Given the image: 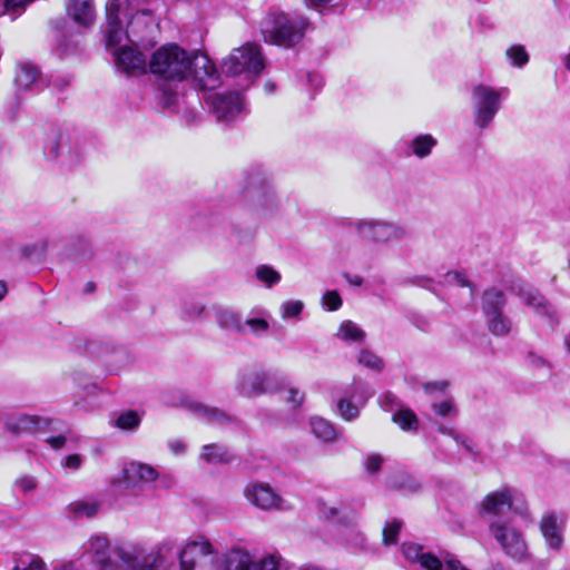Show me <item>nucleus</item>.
<instances>
[{
  "mask_svg": "<svg viewBox=\"0 0 570 570\" xmlns=\"http://www.w3.org/2000/svg\"><path fill=\"white\" fill-rule=\"evenodd\" d=\"M512 493L509 489H501L489 493L482 501L481 512L492 518L491 521H500L499 518L511 510Z\"/></svg>",
  "mask_w": 570,
  "mask_h": 570,
  "instance_id": "obj_19",
  "label": "nucleus"
},
{
  "mask_svg": "<svg viewBox=\"0 0 570 570\" xmlns=\"http://www.w3.org/2000/svg\"><path fill=\"white\" fill-rule=\"evenodd\" d=\"M159 474L155 468L140 462H130L122 469V484L129 490H145Z\"/></svg>",
  "mask_w": 570,
  "mask_h": 570,
  "instance_id": "obj_17",
  "label": "nucleus"
},
{
  "mask_svg": "<svg viewBox=\"0 0 570 570\" xmlns=\"http://www.w3.org/2000/svg\"><path fill=\"white\" fill-rule=\"evenodd\" d=\"M140 417L135 411L121 413L115 421V425L125 431L136 430L140 424Z\"/></svg>",
  "mask_w": 570,
  "mask_h": 570,
  "instance_id": "obj_42",
  "label": "nucleus"
},
{
  "mask_svg": "<svg viewBox=\"0 0 570 570\" xmlns=\"http://www.w3.org/2000/svg\"><path fill=\"white\" fill-rule=\"evenodd\" d=\"M449 435L454 439V441L462 445L468 452L475 454V445L473 441L466 435L459 434L455 431H449Z\"/></svg>",
  "mask_w": 570,
  "mask_h": 570,
  "instance_id": "obj_52",
  "label": "nucleus"
},
{
  "mask_svg": "<svg viewBox=\"0 0 570 570\" xmlns=\"http://www.w3.org/2000/svg\"><path fill=\"white\" fill-rule=\"evenodd\" d=\"M188 406L199 419L208 423L224 425L235 422L232 415L217 407H209L196 402H190Z\"/></svg>",
  "mask_w": 570,
  "mask_h": 570,
  "instance_id": "obj_22",
  "label": "nucleus"
},
{
  "mask_svg": "<svg viewBox=\"0 0 570 570\" xmlns=\"http://www.w3.org/2000/svg\"><path fill=\"white\" fill-rule=\"evenodd\" d=\"M432 410L436 415L441 417L456 416L458 414L455 405L451 399L441 402H434L432 404Z\"/></svg>",
  "mask_w": 570,
  "mask_h": 570,
  "instance_id": "obj_46",
  "label": "nucleus"
},
{
  "mask_svg": "<svg viewBox=\"0 0 570 570\" xmlns=\"http://www.w3.org/2000/svg\"><path fill=\"white\" fill-rule=\"evenodd\" d=\"M148 67L155 76L173 82H180L191 75L196 85L205 91L220 85V75L207 55L188 52L174 43L156 50Z\"/></svg>",
  "mask_w": 570,
  "mask_h": 570,
  "instance_id": "obj_2",
  "label": "nucleus"
},
{
  "mask_svg": "<svg viewBox=\"0 0 570 570\" xmlns=\"http://www.w3.org/2000/svg\"><path fill=\"white\" fill-rule=\"evenodd\" d=\"M79 243L81 246V250L79 253H75L73 257L79 261H85V259L90 258L92 256V248H91V245H90V242L88 240V238L81 236V237H79Z\"/></svg>",
  "mask_w": 570,
  "mask_h": 570,
  "instance_id": "obj_53",
  "label": "nucleus"
},
{
  "mask_svg": "<svg viewBox=\"0 0 570 570\" xmlns=\"http://www.w3.org/2000/svg\"><path fill=\"white\" fill-rule=\"evenodd\" d=\"M137 14H131L129 0H109L106 3L107 28L105 31L108 46H117L127 38L130 41L131 33L135 36V23Z\"/></svg>",
  "mask_w": 570,
  "mask_h": 570,
  "instance_id": "obj_6",
  "label": "nucleus"
},
{
  "mask_svg": "<svg viewBox=\"0 0 570 570\" xmlns=\"http://www.w3.org/2000/svg\"><path fill=\"white\" fill-rule=\"evenodd\" d=\"M304 303L299 299H288L281 304L279 312L281 317L284 321L299 320V316L304 309Z\"/></svg>",
  "mask_w": 570,
  "mask_h": 570,
  "instance_id": "obj_37",
  "label": "nucleus"
},
{
  "mask_svg": "<svg viewBox=\"0 0 570 570\" xmlns=\"http://www.w3.org/2000/svg\"><path fill=\"white\" fill-rule=\"evenodd\" d=\"M529 360H530V363L534 366V367H544V366H549V362L543 358L542 356H539V355H535V354H530L529 355Z\"/></svg>",
  "mask_w": 570,
  "mask_h": 570,
  "instance_id": "obj_61",
  "label": "nucleus"
},
{
  "mask_svg": "<svg viewBox=\"0 0 570 570\" xmlns=\"http://www.w3.org/2000/svg\"><path fill=\"white\" fill-rule=\"evenodd\" d=\"M68 17L78 26L89 28L96 19L94 0H66Z\"/></svg>",
  "mask_w": 570,
  "mask_h": 570,
  "instance_id": "obj_21",
  "label": "nucleus"
},
{
  "mask_svg": "<svg viewBox=\"0 0 570 570\" xmlns=\"http://www.w3.org/2000/svg\"><path fill=\"white\" fill-rule=\"evenodd\" d=\"M38 424V420L33 416L22 415L14 421L7 422V428L13 433L30 432Z\"/></svg>",
  "mask_w": 570,
  "mask_h": 570,
  "instance_id": "obj_40",
  "label": "nucleus"
},
{
  "mask_svg": "<svg viewBox=\"0 0 570 570\" xmlns=\"http://www.w3.org/2000/svg\"><path fill=\"white\" fill-rule=\"evenodd\" d=\"M305 399L304 393H302L298 389L291 387L288 390V395L286 397V402L292 404L294 407H298L303 404Z\"/></svg>",
  "mask_w": 570,
  "mask_h": 570,
  "instance_id": "obj_55",
  "label": "nucleus"
},
{
  "mask_svg": "<svg viewBox=\"0 0 570 570\" xmlns=\"http://www.w3.org/2000/svg\"><path fill=\"white\" fill-rule=\"evenodd\" d=\"M360 236L375 244H391L407 238V228L395 222L380 218H362L350 223Z\"/></svg>",
  "mask_w": 570,
  "mask_h": 570,
  "instance_id": "obj_9",
  "label": "nucleus"
},
{
  "mask_svg": "<svg viewBox=\"0 0 570 570\" xmlns=\"http://www.w3.org/2000/svg\"><path fill=\"white\" fill-rule=\"evenodd\" d=\"M3 10L0 14H9L12 19L21 16L27 7L32 3L35 0H1Z\"/></svg>",
  "mask_w": 570,
  "mask_h": 570,
  "instance_id": "obj_39",
  "label": "nucleus"
},
{
  "mask_svg": "<svg viewBox=\"0 0 570 570\" xmlns=\"http://www.w3.org/2000/svg\"><path fill=\"white\" fill-rule=\"evenodd\" d=\"M445 279L448 283L455 284L460 287H465V286L471 287V284L468 281V278L465 277V275H463L459 272H449L445 275Z\"/></svg>",
  "mask_w": 570,
  "mask_h": 570,
  "instance_id": "obj_54",
  "label": "nucleus"
},
{
  "mask_svg": "<svg viewBox=\"0 0 570 570\" xmlns=\"http://www.w3.org/2000/svg\"><path fill=\"white\" fill-rule=\"evenodd\" d=\"M318 513L327 520H337L343 522L345 519V512L336 505L330 504L324 500L317 501Z\"/></svg>",
  "mask_w": 570,
  "mask_h": 570,
  "instance_id": "obj_41",
  "label": "nucleus"
},
{
  "mask_svg": "<svg viewBox=\"0 0 570 570\" xmlns=\"http://www.w3.org/2000/svg\"><path fill=\"white\" fill-rule=\"evenodd\" d=\"M82 463L79 454H71L66 458L65 466L71 470H78Z\"/></svg>",
  "mask_w": 570,
  "mask_h": 570,
  "instance_id": "obj_59",
  "label": "nucleus"
},
{
  "mask_svg": "<svg viewBox=\"0 0 570 570\" xmlns=\"http://www.w3.org/2000/svg\"><path fill=\"white\" fill-rule=\"evenodd\" d=\"M509 94L507 87L498 88L485 83L471 88L473 122L480 131L490 128Z\"/></svg>",
  "mask_w": 570,
  "mask_h": 570,
  "instance_id": "obj_5",
  "label": "nucleus"
},
{
  "mask_svg": "<svg viewBox=\"0 0 570 570\" xmlns=\"http://www.w3.org/2000/svg\"><path fill=\"white\" fill-rule=\"evenodd\" d=\"M392 420L403 431H416L419 428V420H417L415 413L410 409L397 410L393 414Z\"/></svg>",
  "mask_w": 570,
  "mask_h": 570,
  "instance_id": "obj_35",
  "label": "nucleus"
},
{
  "mask_svg": "<svg viewBox=\"0 0 570 570\" xmlns=\"http://www.w3.org/2000/svg\"><path fill=\"white\" fill-rule=\"evenodd\" d=\"M244 495L247 501L261 510H287L289 505L275 492L267 483L254 482L244 489Z\"/></svg>",
  "mask_w": 570,
  "mask_h": 570,
  "instance_id": "obj_15",
  "label": "nucleus"
},
{
  "mask_svg": "<svg viewBox=\"0 0 570 570\" xmlns=\"http://www.w3.org/2000/svg\"><path fill=\"white\" fill-rule=\"evenodd\" d=\"M46 442L52 448V449H61L66 444V436L62 434L50 436L46 439Z\"/></svg>",
  "mask_w": 570,
  "mask_h": 570,
  "instance_id": "obj_60",
  "label": "nucleus"
},
{
  "mask_svg": "<svg viewBox=\"0 0 570 570\" xmlns=\"http://www.w3.org/2000/svg\"><path fill=\"white\" fill-rule=\"evenodd\" d=\"M267 316L268 312L265 309H253L249 316L244 321V331L248 327L254 335H263L267 333L269 330Z\"/></svg>",
  "mask_w": 570,
  "mask_h": 570,
  "instance_id": "obj_28",
  "label": "nucleus"
},
{
  "mask_svg": "<svg viewBox=\"0 0 570 570\" xmlns=\"http://www.w3.org/2000/svg\"><path fill=\"white\" fill-rule=\"evenodd\" d=\"M384 458L381 454L371 453L363 460V466L368 474H375L381 470Z\"/></svg>",
  "mask_w": 570,
  "mask_h": 570,
  "instance_id": "obj_48",
  "label": "nucleus"
},
{
  "mask_svg": "<svg viewBox=\"0 0 570 570\" xmlns=\"http://www.w3.org/2000/svg\"><path fill=\"white\" fill-rule=\"evenodd\" d=\"M180 570H287V562L278 553L256 558L248 550L233 547L218 553L205 538L188 541L178 551ZM299 570H320L306 566Z\"/></svg>",
  "mask_w": 570,
  "mask_h": 570,
  "instance_id": "obj_1",
  "label": "nucleus"
},
{
  "mask_svg": "<svg viewBox=\"0 0 570 570\" xmlns=\"http://www.w3.org/2000/svg\"><path fill=\"white\" fill-rule=\"evenodd\" d=\"M264 68L265 60L261 47L250 42L234 49L222 63V70L226 76L245 75L247 80L259 76Z\"/></svg>",
  "mask_w": 570,
  "mask_h": 570,
  "instance_id": "obj_7",
  "label": "nucleus"
},
{
  "mask_svg": "<svg viewBox=\"0 0 570 570\" xmlns=\"http://www.w3.org/2000/svg\"><path fill=\"white\" fill-rule=\"evenodd\" d=\"M43 156L48 161L58 163L65 167H71L81 159V153L78 149H72L69 139L58 131L47 135Z\"/></svg>",
  "mask_w": 570,
  "mask_h": 570,
  "instance_id": "obj_14",
  "label": "nucleus"
},
{
  "mask_svg": "<svg viewBox=\"0 0 570 570\" xmlns=\"http://www.w3.org/2000/svg\"><path fill=\"white\" fill-rule=\"evenodd\" d=\"M159 99L166 107L170 108L177 104L178 94L176 83H167L159 86Z\"/></svg>",
  "mask_w": 570,
  "mask_h": 570,
  "instance_id": "obj_45",
  "label": "nucleus"
},
{
  "mask_svg": "<svg viewBox=\"0 0 570 570\" xmlns=\"http://www.w3.org/2000/svg\"><path fill=\"white\" fill-rule=\"evenodd\" d=\"M235 387L242 396L256 397L276 392L278 382L274 374L263 370H249L238 374Z\"/></svg>",
  "mask_w": 570,
  "mask_h": 570,
  "instance_id": "obj_11",
  "label": "nucleus"
},
{
  "mask_svg": "<svg viewBox=\"0 0 570 570\" xmlns=\"http://www.w3.org/2000/svg\"><path fill=\"white\" fill-rule=\"evenodd\" d=\"M200 459L208 463H229L234 459L233 454L224 446L217 444H207L203 446Z\"/></svg>",
  "mask_w": 570,
  "mask_h": 570,
  "instance_id": "obj_29",
  "label": "nucleus"
},
{
  "mask_svg": "<svg viewBox=\"0 0 570 570\" xmlns=\"http://www.w3.org/2000/svg\"><path fill=\"white\" fill-rule=\"evenodd\" d=\"M174 552L175 542L166 540L149 552L142 546L128 544L119 553L127 570H157L158 566Z\"/></svg>",
  "mask_w": 570,
  "mask_h": 570,
  "instance_id": "obj_8",
  "label": "nucleus"
},
{
  "mask_svg": "<svg viewBox=\"0 0 570 570\" xmlns=\"http://www.w3.org/2000/svg\"><path fill=\"white\" fill-rule=\"evenodd\" d=\"M255 278L262 283L266 288H272L275 285H277L281 279L282 275L278 271H276L274 267L269 265H258L255 268Z\"/></svg>",
  "mask_w": 570,
  "mask_h": 570,
  "instance_id": "obj_34",
  "label": "nucleus"
},
{
  "mask_svg": "<svg viewBox=\"0 0 570 570\" xmlns=\"http://www.w3.org/2000/svg\"><path fill=\"white\" fill-rule=\"evenodd\" d=\"M134 41L124 38L117 46H107V49L111 51L115 57L116 66L126 72H145L146 70V57L138 50V43L141 38L137 31L135 36L131 33Z\"/></svg>",
  "mask_w": 570,
  "mask_h": 570,
  "instance_id": "obj_12",
  "label": "nucleus"
},
{
  "mask_svg": "<svg viewBox=\"0 0 570 570\" xmlns=\"http://www.w3.org/2000/svg\"><path fill=\"white\" fill-rule=\"evenodd\" d=\"M216 320L219 327L225 331L239 334L244 333V321L237 312L220 309L216 314Z\"/></svg>",
  "mask_w": 570,
  "mask_h": 570,
  "instance_id": "obj_27",
  "label": "nucleus"
},
{
  "mask_svg": "<svg viewBox=\"0 0 570 570\" xmlns=\"http://www.w3.org/2000/svg\"><path fill=\"white\" fill-rule=\"evenodd\" d=\"M337 337L347 343H361L365 340V332L354 322L347 320L341 323Z\"/></svg>",
  "mask_w": 570,
  "mask_h": 570,
  "instance_id": "obj_30",
  "label": "nucleus"
},
{
  "mask_svg": "<svg viewBox=\"0 0 570 570\" xmlns=\"http://www.w3.org/2000/svg\"><path fill=\"white\" fill-rule=\"evenodd\" d=\"M489 331L495 336H505L512 330L511 320L502 313L485 316Z\"/></svg>",
  "mask_w": 570,
  "mask_h": 570,
  "instance_id": "obj_31",
  "label": "nucleus"
},
{
  "mask_svg": "<svg viewBox=\"0 0 570 570\" xmlns=\"http://www.w3.org/2000/svg\"><path fill=\"white\" fill-rule=\"evenodd\" d=\"M342 303L337 291H326L322 296V305L328 311H337L342 306Z\"/></svg>",
  "mask_w": 570,
  "mask_h": 570,
  "instance_id": "obj_50",
  "label": "nucleus"
},
{
  "mask_svg": "<svg viewBox=\"0 0 570 570\" xmlns=\"http://www.w3.org/2000/svg\"><path fill=\"white\" fill-rule=\"evenodd\" d=\"M205 99L219 122L229 124L244 108L243 97L238 92L210 94Z\"/></svg>",
  "mask_w": 570,
  "mask_h": 570,
  "instance_id": "obj_16",
  "label": "nucleus"
},
{
  "mask_svg": "<svg viewBox=\"0 0 570 570\" xmlns=\"http://www.w3.org/2000/svg\"><path fill=\"white\" fill-rule=\"evenodd\" d=\"M309 425L312 433L315 435V438L323 442H333L338 438V433L335 426L323 417H312Z\"/></svg>",
  "mask_w": 570,
  "mask_h": 570,
  "instance_id": "obj_26",
  "label": "nucleus"
},
{
  "mask_svg": "<svg viewBox=\"0 0 570 570\" xmlns=\"http://www.w3.org/2000/svg\"><path fill=\"white\" fill-rule=\"evenodd\" d=\"M205 307L199 303H188L184 306V313L189 318L198 317L203 314Z\"/></svg>",
  "mask_w": 570,
  "mask_h": 570,
  "instance_id": "obj_57",
  "label": "nucleus"
},
{
  "mask_svg": "<svg viewBox=\"0 0 570 570\" xmlns=\"http://www.w3.org/2000/svg\"><path fill=\"white\" fill-rule=\"evenodd\" d=\"M374 394L371 387L361 381H354L351 387V391L345 392L344 395L360 403L361 406H364L366 401Z\"/></svg>",
  "mask_w": 570,
  "mask_h": 570,
  "instance_id": "obj_36",
  "label": "nucleus"
},
{
  "mask_svg": "<svg viewBox=\"0 0 570 570\" xmlns=\"http://www.w3.org/2000/svg\"><path fill=\"white\" fill-rule=\"evenodd\" d=\"M401 529L400 522H392L385 525L383 529V542L386 546L396 543L397 535Z\"/></svg>",
  "mask_w": 570,
  "mask_h": 570,
  "instance_id": "obj_51",
  "label": "nucleus"
},
{
  "mask_svg": "<svg viewBox=\"0 0 570 570\" xmlns=\"http://www.w3.org/2000/svg\"><path fill=\"white\" fill-rule=\"evenodd\" d=\"M379 402L385 411H391L397 404V397L391 392H386L380 396Z\"/></svg>",
  "mask_w": 570,
  "mask_h": 570,
  "instance_id": "obj_58",
  "label": "nucleus"
},
{
  "mask_svg": "<svg viewBox=\"0 0 570 570\" xmlns=\"http://www.w3.org/2000/svg\"><path fill=\"white\" fill-rule=\"evenodd\" d=\"M448 387L449 383L446 381L428 382L423 384V390L428 394H433L435 392L443 393Z\"/></svg>",
  "mask_w": 570,
  "mask_h": 570,
  "instance_id": "obj_56",
  "label": "nucleus"
},
{
  "mask_svg": "<svg viewBox=\"0 0 570 570\" xmlns=\"http://www.w3.org/2000/svg\"><path fill=\"white\" fill-rule=\"evenodd\" d=\"M98 509L99 504L96 502L77 501L70 504V511L76 518H91Z\"/></svg>",
  "mask_w": 570,
  "mask_h": 570,
  "instance_id": "obj_38",
  "label": "nucleus"
},
{
  "mask_svg": "<svg viewBox=\"0 0 570 570\" xmlns=\"http://www.w3.org/2000/svg\"><path fill=\"white\" fill-rule=\"evenodd\" d=\"M540 530L549 549L560 550L563 543V524L554 512L546 513L540 522Z\"/></svg>",
  "mask_w": 570,
  "mask_h": 570,
  "instance_id": "obj_20",
  "label": "nucleus"
},
{
  "mask_svg": "<svg viewBox=\"0 0 570 570\" xmlns=\"http://www.w3.org/2000/svg\"><path fill=\"white\" fill-rule=\"evenodd\" d=\"M411 284L424 287L430 289V284L432 283V279L425 276H416L409 281Z\"/></svg>",
  "mask_w": 570,
  "mask_h": 570,
  "instance_id": "obj_62",
  "label": "nucleus"
},
{
  "mask_svg": "<svg viewBox=\"0 0 570 570\" xmlns=\"http://www.w3.org/2000/svg\"><path fill=\"white\" fill-rule=\"evenodd\" d=\"M358 363L373 371H382L384 367L383 360L370 350H362L360 352Z\"/></svg>",
  "mask_w": 570,
  "mask_h": 570,
  "instance_id": "obj_43",
  "label": "nucleus"
},
{
  "mask_svg": "<svg viewBox=\"0 0 570 570\" xmlns=\"http://www.w3.org/2000/svg\"><path fill=\"white\" fill-rule=\"evenodd\" d=\"M489 531L510 558L522 560L527 556L528 549L521 532L508 521H491Z\"/></svg>",
  "mask_w": 570,
  "mask_h": 570,
  "instance_id": "obj_13",
  "label": "nucleus"
},
{
  "mask_svg": "<svg viewBox=\"0 0 570 570\" xmlns=\"http://www.w3.org/2000/svg\"><path fill=\"white\" fill-rule=\"evenodd\" d=\"M507 299L502 291L491 287L484 291L482 297V308L485 316L502 313Z\"/></svg>",
  "mask_w": 570,
  "mask_h": 570,
  "instance_id": "obj_23",
  "label": "nucleus"
},
{
  "mask_svg": "<svg viewBox=\"0 0 570 570\" xmlns=\"http://www.w3.org/2000/svg\"><path fill=\"white\" fill-rule=\"evenodd\" d=\"M364 537L360 531H353L352 544L355 547H362L364 544Z\"/></svg>",
  "mask_w": 570,
  "mask_h": 570,
  "instance_id": "obj_64",
  "label": "nucleus"
},
{
  "mask_svg": "<svg viewBox=\"0 0 570 570\" xmlns=\"http://www.w3.org/2000/svg\"><path fill=\"white\" fill-rule=\"evenodd\" d=\"M361 407L362 406L360 405V403L355 402L354 400L350 399L346 395H343L337 401L336 413L344 421L352 422L358 417Z\"/></svg>",
  "mask_w": 570,
  "mask_h": 570,
  "instance_id": "obj_33",
  "label": "nucleus"
},
{
  "mask_svg": "<svg viewBox=\"0 0 570 570\" xmlns=\"http://www.w3.org/2000/svg\"><path fill=\"white\" fill-rule=\"evenodd\" d=\"M507 57L512 66L523 67L529 61V55L525 48L521 45H513L507 50Z\"/></svg>",
  "mask_w": 570,
  "mask_h": 570,
  "instance_id": "obj_44",
  "label": "nucleus"
},
{
  "mask_svg": "<svg viewBox=\"0 0 570 570\" xmlns=\"http://www.w3.org/2000/svg\"><path fill=\"white\" fill-rule=\"evenodd\" d=\"M344 278L353 286H360L363 284V277L360 275L344 274Z\"/></svg>",
  "mask_w": 570,
  "mask_h": 570,
  "instance_id": "obj_63",
  "label": "nucleus"
},
{
  "mask_svg": "<svg viewBox=\"0 0 570 570\" xmlns=\"http://www.w3.org/2000/svg\"><path fill=\"white\" fill-rule=\"evenodd\" d=\"M436 144L438 140L432 135L421 134L409 140L407 147L417 158H425L432 153Z\"/></svg>",
  "mask_w": 570,
  "mask_h": 570,
  "instance_id": "obj_25",
  "label": "nucleus"
},
{
  "mask_svg": "<svg viewBox=\"0 0 570 570\" xmlns=\"http://www.w3.org/2000/svg\"><path fill=\"white\" fill-rule=\"evenodd\" d=\"M70 75H55L51 76L48 82H46L47 87H51L57 92H63L71 83Z\"/></svg>",
  "mask_w": 570,
  "mask_h": 570,
  "instance_id": "obj_49",
  "label": "nucleus"
},
{
  "mask_svg": "<svg viewBox=\"0 0 570 570\" xmlns=\"http://www.w3.org/2000/svg\"><path fill=\"white\" fill-rule=\"evenodd\" d=\"M14 86L19 92H40L47 87L39 69L31 62L17 65Z\"/></svg>",
  "mask_w": 570,
  "mask_h": 570,
  "instance_id": "obj_18",
  "label": "nucleus"
},
{
  "mask_svg": "<svg viewBox=\"0 0 570 570\" xmlns=\"http://www.w3.org/2000/svg\"><path fill=\"white\" fill-rule=\"evenodd\" d=\"M125 547H118L115 550L116 559H111L108 539L105 535L96 534L83 543L79 560L65 562L53 570H80L86 560L96 563L98 570H127L119 553ZM12 570H46V563L39 556L27 554L18 560Z\"/></svg>",
  "mask_w": 570,
  "mask_h": 570,
  "instance_id": "obj_3",
  "label": "nucleus"
},
{
  "mask_svg": "<svg viewBox=\"0 0 570 570\" xmlns=\"http://www.w3.org/2000/svg\"><path fill=\"white\" fill-rule=\"evenodd\" d=\"M518 295L525 305L532 307L535 312L547 315L550 314V307L538 289L530 286H522L519 288Z\"/></svg>",
  "mask_w": 570,
  "mask_h": 570,
  "instance_id": "obj_24",
  "label": "nucleus"
},
{
  "mask_svg": "<svg viewBox=\"0 0 570 570\" xmlns=\"http://www.w3.org/2000/svg\"><path fill=\"white\" fill-rule=\"evenodd\" d=\"M308 24L304 16L277 12L263 21L262 33L266 42L291 48L304 38Z\"/></svg>",
  "mask_w": 570,
  "mask_h": 570,
  "instance_id": "obj_4",
  "label": "nucleus"
},
{
  "mask_svg": "<svg viewBox=\"0 0 570 570\" xmlns=\"http://www.w3.org/2000/svg\"><path fill=\"white\" fill-rule=\"evenodd\" d=\"M244 194L245 198L262 215H271L278 208L276 193L269 180L262 173H254L246 178Z\"/></svg>",
  "mask_w": 570,
  "mask_h": 570,
  "instance_id": "obj_10",
  "label": "nucleus"
},
{
  "mask_svg": "<svg viewBox=\"0 0 570 570\" xmlns=\"http://www.w3.org/2000/svg\"><path fill=\"white\" fill-rule=\"evenodd\" d=\"M13 489L22 494H28L37 489V481L33 476L22 475L14 481Z\"/></svg>",
  "mask_w": 570,
  "mask_h": 570,
  "instance_id": "obj_47",
  "label": "nucleus"
},
{
  "mask_svg": "<svg viewBox=\"0 0 570 570\" xmlns=\"http://www.w3.org/2000/svg\"><path fill=\"white\" fill-rule=\"evenodd\" d=\"M106 350V362L110 366L120 367L128 364L131 361V354L125 346H116L107 344Z\"/></svg>",
  "mask_w": 570,
  "mask_h": 570,
  "instance_id": "obj_32",
  "label": "nucleus"
}]
</instances>
